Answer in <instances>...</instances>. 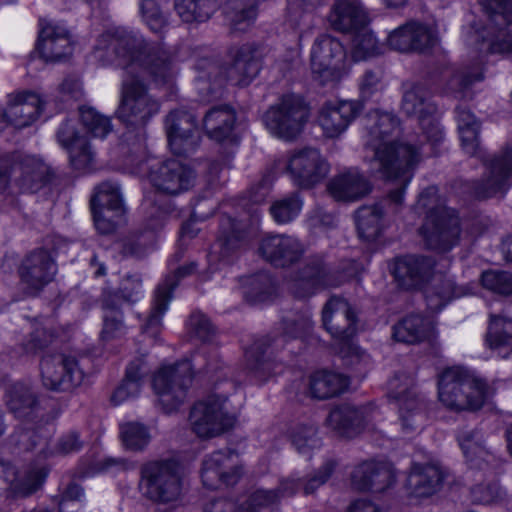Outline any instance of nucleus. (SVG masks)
<instances>
[{
    "label": "nucleus",
    "mask_w": 512,
    "mask_h": 512,
    "mask_svg": "<svg viewBox=\"0 0 512 512\" xmlns=\"http://www.w3.org/2000/svg\"><path fill=\"white\" fill-rule=\"evenodd\" d=\"M93 56L102 64H115L124 70L117 118L127 125L142 126L160 109L143 84L150 79L156 85L170 83L176 74L171 55L162 48H149L140 35L126 28H111L101 34Z\"/></svg>",
    "instance_id": "nucleus-1"
},
{
    "label": "nucleus",
    "mask_w": 512,
    "mask_h": 512,
    "mask_svg": "<svg viewBox=\"0 0 512 512\" xmlns=\"http://www.w3.org/2000/svg\"><path fill=\"white\" fill-rule=\"evenodd\" d=\"M362 125L364 144L374 153L371 168L382 178L399 184L390 192L389 200L401 204L414 170L422 160L420 147L398 140L399 121L391 113L371 111L362 119Z\"/></svg>",
    "instance_id": "nucleus-2"
},
{
    "label": "nucleus",
    "mask_w": 512,
    "mask_h": 512,
    "mask_svg": "<svg viewBox=\"0 0 512 512\" xmlns=\"http://www.w3.org/2000/svg\"><path fill=\"white\" fill-rule=\"evenodd\" d=\"M435 262L424 256H405L395 261L393 275L400 286L406 289L425 288V297L429 309L440 311L448 302L468 294L462 287H457L447 276L434 273Z\"/></svg>",
    "instance_id": "nucleus-3"
},
{
    "label": "nucleus",
    "mask_w": 512,
    "mask_h": 512,
    "mask_svg": "<svg viewBox=\"0 0 512 512\" xmlns=\"http://www.w3.org/2000/svg\"><path fill=\"white\" fill-rule=\"evenodd\" d=\"M417 208L427 210L420 233L430 249L445 252L458 243L459 218L454 210L448 209L440 202L435 187H429L421 193Z\"/></svg>",
    "instance_id": "nucleus-4"
},
{
    "label": "nucleus",
    "mask_w": 512,
    "mask_h": 512,
    "mask_svg": "<svg viewBox=\"0 0 512 512\" xmlns=\"http://www.w3.org/2000/svg\"><path fill=\"white\" fill-rule=\"evenodd\" d=\"M322 320L325 329L337 341L336 349L346 366L360 371L362 366L366 367L370 363L369 355L352 341L356 319L345 300L331 298L323 308Z\"/></svg>",
    "instance_id": "nucleus-5"
},
{
    "label": "nucleus",
    "mask_w": 512,
    "mask_h": 512,
    "mask_svg": "<svg viewBox=\"0 0 512 512\" xmlns=\"http://www.w3.org/2000/svg\"><path fill=\"white\" fill-rule=\"evenodd\" d=\"M491 395L483 379L462 367L447 368L439 375L438 397L450 409H479Z\"/></svg>",
    "instance_id": "nucleus-6"
},
{
    "label": "nucleus",
    "mask_w": 512,
    "mask_h": 512,
    "mask_svg": "<svg viewBox=\"0 0 512 512\" xmlns=\"http://www.w3.org/2000/svg\"><path fill=\"white\" fill-rule=\"evenodd\" d=\"M235 413L228 399L210 395L191 409L189 421L192 431L200 438L209 439L224 433L235 423Z\"/></svg>",
    "instance_id": "nucleus-7"
},
{
    "label": "nucleus",
    "mask_w": 512,
    "mask_h": 512,
    "mask_svg": "<svg viewBox=\"0 0 512 512\" xmlns=\"http://www.w3.org/2000/svg\"><path fill=\"white\" fill-rule=\"evenodd\" d=\"M192 377V365L188 360L164 365L155 373L152 386L165 413H172L183 404Z\"/></svg>",
    "instance_id": "nucleus-8"
},
{
    "label": "nucleus",
    "mask_w": 512,
    "mask_h": 512,
    "mask_svg": "<svg viewBox=\"0 0 512 512\" xmlns=\"http://www.w3.org/2000/svg\"><path fill=\"white\" fill-rule=\"evenodd\" d=\"M309 119V109L297 96H283L264 114L263 121L275 137L292 140L303 130Z\"/></svg>",
    "instance_id": "nucleus-9"
},
{
    "label": "nucleus",
    "mask_w": 512,
    "mask_h": 512,
    "mask_svg": "<svg viewBox=\"0 0 512 512\" xmlns=\"http://www.w3.org/2000/svg\"><path fill=\"white\" fill-rule=\"evenodd\" d=\"M140 490L146 498L156 502H171L182 491L179 466L174 461H157L143 466Z\"/></svg>",
    "instance_id": "nucleus-10"
},
{
    "label": "nucleus",
    "mask_w": 512,
    "mask_h": 512,
    "mask_svg": "<svg viewBox=\"0 0 512 512\" xmlns=\"http://www.w3.org/2000/svg\"><path fill=\"white\" fill-rule=\"evenodd\" d=\"M310 64L312 73L322 84L338 83L347 73L346 51L338 39L321 35L312 45Z\"/></svg>",
    "instance_id": "nucleus-11"
},
{
    "label": "nucleus",
    "mask_w": 512,
    "mask_h": 512,
    "mask_svg": "<svg viewBox=\"0 0 512 512\" xmlns=\"http://www.w3.org/2000/svg\"><path fill=\"white\" fill-rule=\"evenodd\" d=\"M48 167L39 158L24 156L11 165L0 159V193L36 192L46 182Z\"/></svg>",
    "instance_id": "nucleus-12"
},
{
    "label": "nucleus",
    "mask_w": 512,
    "mask_h": 512,
    "mask_svg": "<svg viewBox=\"0 0 512 512\" xmlns=\"http://www.w3.org/2000/svg\"><path fill=\"white\" fill-rule=\"evenodd\" d=\"M330 172V165L321 152L313 147L292 151L286 159L285 173L300 188H312Z\"/></svg>",
    "instance_id": "nucleus-13"
},
{
    "label": "nucleus",
    "mask_w": 512,
    "mask_h": 512,
    "mask_svg": "<svg viewBox=\"0 0 512 512\" xmlns=\"http://www.w3.org/2000/svg\"><path fill=\"white\" fill-rule=\"evenodd\" d=\"M413 379L397 374L388 382V394L398 407V420L404 434L417 431L424 422L422 403L412 391Z\"/></svg>",
    "instance_id": "nucleus-14"
},
{
    "label": "nucleus",
    "mask_w": 512,
    "mask_h": 512,
    "mask_svg": "<svg viewBox=\"0 0 512 512\" xmlns=\"http://www.w3.org/2000/svg\"><path fill=\"white\" fill-rule=\"evenodd\" d=\"M380 418V412L372 404L359 407L344 404L330 411L326 425L339 435L353 437L365 431H373Z\"/></svg>",
    "instance_id": "nucleus-15"
},
{
    "label": "nucleus",
    "mask_w": 512,
    "mask_h": 512,
    "mask_svg": "<svg viewBox=\"0 0 512 512\" xmlns=\"http://www.w3.org/2000/svg\"><path fill=\"white\" fill-rule=\"evenodd\" d=\"M91 210L96 229L102 234L113 232L124 213L118 185L111 182L100 184L92 196Z\"/></svg>",
    "instance_id": "nucleus-16"
},
{
    "label": "nucleus",
    "mask_w": 512,
    "mask_h": 512,
    "mask_svg": "<svg viewBox=\"0 0 512 512\" xmlns=\"http://www.w3.org/2000/svg\"><path fill=\"white\" fill-rule=\"evenodd\" d=\"M168 146L172 153L186 156L193 153L200 143L195 116L183 109L171 111L165 120Z\"/></svg>",
    "instance_id": "nucleus-17"
},
{
    "label": "nucleus",
    "mask_w": 512,
    "mask_h": 512,
    "mask_svg": "<svg viewBox=\"0 0 512 512\" xmlns=\"http://www.w3.org/2000/svg\"><path fill=\"white\" fill-rule=\"evenodd\" d=\"M40 372L43 385L55 391L78 386L84 378L76 359L62 354L44 356L40 363Z\"/></svg>",
    "instance_id": "nucleus-18"
},
{
    "label": "nucleus",
    "mask_w": 512,
    "mask_h": 512,
    "mask_svg": "<svg viewBox=\"0 0 512 512\" xmlns=\"http://www.w3.org/2000/svg\"><path fill=\"white\" fill-rule=\"evenodd\" d=\"M243 470L239 455L233 451H217L203 461L201 479L204 486L217 489L238 482Z\"/></svg>",
    "instance_id": "nucleus-19"
},
{
    "label": "nucleus",
    "mask_w": 512,
    "mask_h": 512,
    "mask_svg": "<svg viewBox=\"0 0 512 512\" xmlns=\"http://www.w3.org/2000/svg\"><path fill=\"white\" fill-rule=\"evenodd\" d=\"M402 111L408 116L416 117L427 139L437 143L443 138V131L433 117L435 106L429 101L428 93L418 85H409L405 88Z\"/></svg>",
    "instance_id": "nucleus-20"
},
{
    "label": "nucleus",
    "mask_w": 512,
    "mask_h": 512,
    "mask_svg": "<svg viewBox=\"0 0 512 512\" xmlns=\"http://www.w3.org/2000/svg\"><path fill=\"white\" fill-rule=\"evenodd\" d=\"M194 172L176 159L167 160L153 167L149 174L151 184L159 191L177 195L192 187Z\"/></svg>",
    "instance_id": "nucleus-21"
},
{
    "label": "nucleus",
    "mask_w": 512,
    "mask_h": 512,
    "mask_svg": "<svg viewBox=\"0 0 512 512\" xmlns=\"http://www.w3.org/2000/svg\"><path fill=\"white\" fill-rule=\"evenodd\" d=\"M46 476L41 465H31L19 471L10 463L0 460V491H8L14 496H28L42 485Z\"/></svg>",
    "instance_id": "nucleus-22"
},
{
    "label": "nucleus",
    "mask_w": 512,
    "mask_h": 512,
    "mask_svg": "<svg viewBox=\"0 0 512 512\" xmlns=\"http://www.w3.org/2000/svg\"><path fill=\"white\" fill-rule=\"evenodd\" d=\"M45 102L42 98L32 92H18L8 96L7 108L0 114V131L7 123L16 128H23L31 125L40 116Z\"/></svg>",
    "instance_id": "nucleus-23"
},
{
    "label": "nucleus",
    "mask_w": 512,
    "mask_h": 512,
    "mask_svg": "<svg viewBox=\"0 0 512 512\" xmlns=\"http://www.w3.org/2000/svg\"><path fill=\"white\" fill-rule=\"evenodd\" d=\"M360 112L355 101H328L318 113L317 122L327 138H336L346 131Z\"/></svg>",
    "instance_id": "nucleus-24"
},
{
    "label": "nucleus",
    "mask_w": 512,
    "mask_h": 512,
    "mask_svg": "<svg viewBox=\"0 0 512 512\" xmlns=\"http://www.w3.org/2000/svg\"><path fill=\"white\" fill-rule=\"evenodd\" d=\"M487 170L475 188L476 196L489 198L505 193L512 184V149L507 147L495 156Z\"/></svg>",
    "instance_id": "nucleus-25"
},
{
    "label": "nucleus",
    "mask_w": 512,
    "mask_h": 512,
    "mask_svg": "<svg viewBox=\"0 0 512 512\" xmlns=\"http://www.w3.org/2000/svg\"><path fill=\"white\" fill-rule=\"evenodd\" d=\"M37 50L46 62H57L68 57L73 50L69 31L60 23L42 24Z\"/></svg>",
    "instance_id": "nucleus-26"
},
{
    "label": "nucleus",
    "mask_w": 512,
    "mask_h": 512,
    "mask_svg": "<svg viewBox=\"0 0 512 512\" xmlns=\"http://www.w3.org/2000/svg\"><path fill=\"white\" fill-rule=\"evenodd\" d=\"M21 280L32 291H39L52 281L56 273V264L44 249L31 252L23 260L19 270Z\"/></svg>",
    "instance_id": "nucleus-27"
},
{
    "label": "nucleus",
    "mask_w": 512,
    "mask_h": 512,
    "mask_svg": "<svg viewBox=\"0 0 512 512\" xmlns=\"http://www.w3.org/2000/svg\"><path fill=\"white\" fill-rule=\"evenodd\" d=\"M304 248L300 241L287 235H268L259 246V253L271 264L285 267L298 261Z\"/></svg>",
    "instance_id": "nucleus-28"
},
{
    "label": "nucleus",
    "mask_w": 512,
    "mask_h": 512,
    "mask_svg": "<svg viewBox=\"0 0 512 512\" xmlns=\"http://www.w3.org/2000/svg\"><path fill=\"white\" fill-rule=\"evenodd\" d=\"M394 481V474L387 463L367 461L354 468L351 474L352 486L359 491L380 492Z\"/></svg>",
    "instance_id": "nucleus-29"
},
{
    "label": "nucleus",
    "mask_w": 512,
    "mask_h": 512,
    "mask_svg": "<svg viewBox=\"0 0 512 512\" xmlns=\"http://www.w3.org/2000/svg\"><path fill=\"white\" fill-rule=\"evenodd\" d=\"M194 268L195 264L193 263L188 266L180 267L174 276L166 278L165 281L157 287L151 312L143 327L145 333L152 337H156L158 335L161 328L162 316L168 310L171 293L177 285L174 278L184 277L191 273Z\"/></svg>",
    "instance_id": "nucleus-30"
},
{
    "label": "nucleus",
    "mask_w": 512,
    "mask_h": 512,
    "mask_svg": "<svg viewBox=\"0 0 512 512\" xmlns=\"http://www.w3.org/2000/svg\"><path fill=\"white\" fill-rule=\"evenodd\" d=\"M339 285L321 265L306 266L288 281V289L297 298H306L316 292Z\"/></svg>",
    "instance_id": "nucleus-31"
},
{
    "label": "nucleus",
    "mask_w": 512,
    "mask_h": 512,
    "mask_svg": "<svg viewBox=\"0 0 512 512\" xmlns=\"http://www.w3.org/2000/svg\"><path fill=\"white\" fill-rule=\"evenodd\" d=\"M302 482L299 477L292 475L280 482L279 488L274 490L257 489L242 507L241 512H275L274 505L281 498L293 496Z\"/></svg>",
    "instance_id": "nucleus-32"
},
{
    "label": "nucleus",
    "mask_w": 512,
    "mask_h": 512,
    "mask_svg": "<svg viewBox=\"0 0 512 512\" xmlns=\"http://www.w3.org/2000/svg\"><path fill=\"white\" fill-rule=\"evenodd\" d=\"M370 190L368 180L356 169H349L334 176L328 184L329 193L338 201H357Z\"/></svg>",
    "instance_id": "nucleus-33"
},
{
    "label": "nucleus",
    "mask_w": 512,
    "mask_h": 512,
    "mask_svg": "<svg viewBox=\"0 0 512 512\" xmlns=\"http://www.w3.org/2000/svg\"><path fill=\"white\" fill-rule=\"evenodd\" d=\"M368 21L366 11L356 0L337 1L329 14L331 26L342 32L353 33L363 28V26L368 25Z\"/></svg>",
    "instance_id": "nucleus-34"
},
{
    "label": "nucleus",
    "mask_w": 512,
    "mask_h": 512,
    "mask_svg": "<svg viewBox=\"0 0 512 512\" xmlns=\"http://www.w3.org/2000/svg\"><path fill=\"white\" fill-rule=\"evenodd\" d=\"M232 63L227 69V78L236 85H248L259 72V63L253 56V49L245 44L230 50Z\"/></svg>",
    "instance_id": "nucleus-35"
},
{
    "label": "nucleus",
    "mask_w": 512,
    "mask_h": 512,
    "mask_svg": "<svg viewBox=\"0 0 512 512\" xmlns=\"http://www.w3.org/2000/svg\"><path fill=\"white\" fill-rule=\"evenodd\" d=\"M443 475L435 465L416 464L407 479L410 494L417 498L429 497L440 487Z\"/></svg>",
    "instance_id": "nucleus-36"
},
{
    "label": "nucleus",
    "mask_w": 512,
    "mask_h": 512,
    "mask_svg": "<svg viewBox=\"0 0 512 512\" xmlns=\"http://www.w3.org/2000/svg\"><path fill=\"white\" fill-rule=\"evenodd\" d=\"M349 383V379L340 373L320 370L310 376L309 391L312 397L325 400L345 392Z\"/></svg>",
    "instance_id": "nucleus-37"
},
{
    "label": "nucleus",
    "mask_w": 512,
    "mask_h": 512,
    "mask_svg": "<svg viewBox=\"0 0 512 512\" xmlns=\"http://www.w3.org/2000/svg\"><path fill=\"white\" fill-rule=\"evenodd\" d=\"M486 342L500 356L506 358L512 355V319L491 313Z\"/></svg>",
    "instance_id": "nucleus-38"
},
{
    "label": "nucleus",
    "mask_w": 512,
    "mask_h": 512,
    "mask_svg": "<svg viewBox=\"0 0 512 512\" xmlns=\"http://www.w3.org/2000/svg\"><path fill=\"white\" fill-rule=\"evenodd\" d=\"M235 120V112L230 107L217 106L205 113L203 128L211 139L220 142L230 136Z\"/></svg>",
    "instance_id": "nucleus-39"
},
{
    "label": "nucleus",
    "mask_w": 512,
    "mask_h": 512,
    "mask_svg": "<svg viewBox=\"0 0 512 512\" xmlns=\"http://www.w3.org/2000/svg\"><path fill=\"white\" fill-rule=\"evenodd\" d=\"M433 333L430 320L420 315H410L393 327V337L396 341L415 344L428 339Z\"/></svg>",
    "instance_id": "nucleus-40"
},
{
    "label": "nucleus",
    "mask_w": 512,
    "mask_h": 512,
    "mask_svg": "<svg viewBox=\"0 0 512 512\" xmlns=\"http://www.w3.org/2000/svg\"><path fill=\"white\" fill-rule=\"evenodd\" d=\"M144 363L142 360H136L129 364L126 369L125 378L114 391L111 400L115 405L133 399L140 394L142 387V377Z\"/></svg>",
    "instance_id": "nucleus-41"
},
{
    "label": "nucleus",
    "mask_w": 512,
    "mask_h": 512,
    "mask_svg": "<svg viewBox=\"0 0 512 512\" xmlns=\"http://www.w3.org/2000/svg\"><path fill=\"white\" fill-rule=\"evenodd\" d=\"M257 15L256 0H230L226 17L234 31H245L255 20Z\"/></svg>",
    "instance_id": "nucleus-42"
},
{
    "label": "nucleus",
    "mask_w": 512,
    "mask_h": 512,
    "mask_svg": "<svg viewBox=\"0 0 512 512\" xmlns=\"http://www.w3.org/2000/svg\"><path fill=\"white\" fill-rule=\"evenodd\" d=\"M383 212L377 205L361 207L356 213V225L361 238L375 240L383 229Z\"/></svg>",
    "instance_id": "nucleus-43"
},
{
    "label": "nucleus",
    "mask_w": 512,
    "mask_h": 512,
    "mask_svg": "<svg viewBox=\"0 0 512 512\" xmlns=\"http://www.w3.org/2000/svg\"><path fill=\"white\" fill-rule=\"evenodd\" d=\"M175 10L184 22H204L216 10V3L214 0H175Z\"/></svg>",
    "instance_id": "nucleus-44"
},
{
    "label": "nucleus",
    "mask_w": 512,
    "mask_h": 512,
    "mask_svg": "<svg viewBox=\"0 0 512 512\" xmlns=\"http://www.w3.org/2000/svg\"><path fill=\"white\" fill-rule=\"evenodd\" d=\"M381 52L382 46L368 28V25L353 32L351 55L355 61L366 60L379 55Z\"/></svg>",
    "instance_id": "nucleus-45"
},
{
    "label": "nucleus",
    "mask_w": 512,
    "mask_h": 512,
    "mask_svg": "<svg viewBox=\"0 0 512 512\" xmlns=\"http://www.w3.org/2000/svg\"><path fill=\"white\" fill-rule=\"evenodd\" d=\"M460 448L472 466H479L478 460H485L488 452L484 446L483 434L478 430H465L458 436Z\"/></svg>",
    "instance_id": "nucleus-46"
},
{
    "label": "nucleus",
    "mask_w": 512,
    "mask_h": 512,
    "mask_svg": "<svg viewBox=\"0 0 512 512\" xmlns=\"http://www.w3.org/2000/svg\"><path fill=\"white\" fill-rule=\"evenodd\" d=\"M458 128L463 150L469 155H476L479 150V124L469 111L458 112Z\"/></svg>",
    "instance_id": "nucleus-47"
},
{
    "label": "nucleus",
    "mask_w": 512,
    "mask_h": 512,
    "mask_svg": "<svg viewBox=\"0 0 512 512\" xmlns=\"http://www.w3.org/2000/svg\"><path fill=\"white\" fill-rule=\"evenodd\" d=\"M35 402V396L26 384L16 382L7 387L6 403L13 413L19 416L24 415Z\"/></svg>",
    "instance_id": "nucleus-48"
},
{
    "label": "nucleus",
    "mask_w": 512,
    "mask_h": 512,
    "mask_svg": "<svg viewBox=\"0 0 512 512\" xmlns=\"http://www.w3.org/2000/svg\"><path fill=\"white\" fill-rule=\"evenodd\" d=\"M80 119L83 127L94 138L104 139L112 132L110 118L102 115L92 107H81Z\"/></svg>",
    "instance_id": "nucleus-49"
},
{
    "label": "nucleus",
    "mask_w": 512,
    "mask_h": 512,
    "mask_svg": "<svg viewBox=\"0 0 512 512\" xmlns=\"http://www.w3.org/2000/svg\"><path fill=\"white\" fill-rule=\"evenodd\" d=\"M287 22L298 31L300 38L310 32L314 26L313 15L302 0H289Z\"/></svg>",
    "instance_id": "nucleus-50"
},
{
    "label": "nucleus",
    "mask_w": 512,
    "mask_h": 512,
    "mask_svg": "<svg viewBox=\"0 0 512 512\" xmlns=\"http://www.w3.org/2000/svg\"><path fill=\"white\" fill-rule=\"evenodd\" d=\"M241 238L242 230L239 227V223L229 217L223 219L219 236V245L221 248L220 254L222 256L220 264L222 266L228 265L230 263L226 254L230 249L236 247V244Z\"/></svg>",
    "instance_id": "nucleus-51"
},
{
    "label": "nucleus",
    "mask_w": 512,
    "mask_h": 512,
    "mask_svg": "<svg viewBox=\"0 0 512 512\" xmlns=\"http://www.w3.org/2000/svg\"><path fill=\"white\" fill-rule=\"evenodd\" d=\"M121 436L124 445L131 450L143 449L151 438L148 428L139 422L122 424Z\"/></svg>",
    "instance_id": "nucleus-52"
},
{
    "label": "nucleus",
    "mask_w": 512,
    "mask_h": 512,
    "mask_svg": "<svg viewBox=\"0 0 512 512\" xmlns=\"http://www.w3.org/2000/svg\"><path fill=\"white\" fill-rule=\"evenodd\" d=\"M302 205V200L295 194L275 202L271 206L270 212L277 223L285 224L299 215Z\"/></svg>",
    "instance_id": "nucleus-53"
},
{
    "label": "nucleus",
    "mask_w": 512,
    "mask_h": 512,
    "mask_svg": "<svg viewBox=\"0 0 512 512\" xmlns=\"http://www.w3.org/2000/svg\"><path fill=\"white\" fill-rule=\"evenodd\" d=\"M292 444L302 455H309L321 445L314 426H299L292 433Z\"/></svg>",
    "instance_id": "nucleus-54"
},
{
    "label": "nucleus",
    "mask_w": 512,
    "mask_h": 512,
    "mask_svg": "<svg viewBox=\"0 0 512 512\" xmlns=\"http://www.w3.org/2000/svg\"><path fill=\"white\" fill-rule=\"evenodd\" d=\"M126 333V327L122 321V313L108 302L105 303L104 324L101 337L105 341L122 337Z\"/></svg>",
    "instance_id": "nucleus-55"
},
{
    "label": "nucleus",
    "mask_w": 512,
    "mask_h": 512,
    "mask_svg": "<svg viewBox=\"0 0 512 512\" xmlns=\"http://www.w3.org/2000/svg\"><path fill=\"white\" fill-rule=\"evenodd\" d=\"M482 286L501 295L512 294V274L499 270H488L481 275Z\"/></svg>",
    "instance_id": "nucleus-56"
},
{
    "label": "nucleus",
    "mask_w": 512,
    "mask_h": 512,
    "mask_svg": "<svg viewBox=\"0 0 512 512\" xmlns=\"http://www.w3.org/2000/svg\"><path fill=\"white\" fill-rule=\"evenodd\" d=\"M68 152L70 162L76 170L85 171L93 163L94 153L85 138H77Z\"/></svg>",
    "instance_id": "nucleus-57"
},
{
    "label": "nucleus",
    "mask_w": 512,
    "mask_h": 512,
    "mask_svg": "<svg viewBox=\"0 0 512 512\" xmlns=\"http://www.w3.org/2000/svg\"><path fill=\"white\" fill-rule=\"evenodd\" d=\"M264 342L257 341L249 349L245 351V357L250 370L254 371L260 379H264L266 375H270L272 363L263 359L262 348Z\"/></svg>",
    "instance_id": "nucleus-58"
},
{
    "label": "nucleus",
    "mask_w": 512,
    "mask_h": 512,
    "mask_svg": "<svg viewBox=\"0 0 512 512\" xmlns=\"http://www.w3.org/2000/svg\"><path fill=\"white\" fill-rule=\"evenodd\" d=\"M479 3L497 25L501 24L499 18L505 24L512 23V0H479Z\"/></svg>",
    "instance_id": "nucleus-59"
},
{
    "label": "nucleus",
    "mask_w": 512,
    "mask_h": 512,
    "mask_svg": "<svg viewBox=\"0 0 512 512\" xmlns=\"http://www.w3.org/2000/svg\"><path fill=\"white\" fill-rule=\"evenodd\" d=\"M140 11L147 26L154 32H159L165 26L166 20L154 0H141Z\"/></svg>",
    "instance_id": "nucleus-60"
},
{
    "label": "nucleus",
    "mask_w": 512,
    "mask_h": 512,
    "mask_svg": "<svg viewBox=\"0 0 512 512\" xmlns=\"http://www.w3.org/2000/svg\"><path fill=\"white\" fill-rule=\"evenodd\" d=\"M411 33L413 36V48L412 50H424L434 46L437 42V34L435 30L428 27L427 25L420 24L417 22H411Z\"/></svg>",
    "instance_id": "nucleus-61"
},
{
    "label": "nucleus",
    "mask_w": 512,
    "mask_h": 512,
    "mask_svg": "<svg viewBox=\"0 0 512 512\" xmlns=\"http://www.w3.org/2000/svg\"><path fill=\"white\" fill-rule=\"evenodd\" d=\"M385 87L382 79V74L379 70H367L359 80V90L361 96L368 99L378 92H381Z\"/></svg>",
    "instance_id": "nucleus-62"
},
{
    "label": "nucleus",
    "mask_w": 512,
    "mask_h": 512,
    "mask_svg": "<svg viewBox=\"0 0 512 512\" xmlns=\"http://www.w3.org/2000/svg\"><path fill=\"white\" fill-rule=\"evenodd\" d=\"M411 22L395 29L388 36V44L394 50L408 52L413 48V36Z\"/></svg>",
    "instance_id": "nucleus-63"
},
{
    "label": "nucleus",
    "mask_w": 512,
    "mask_h": 512,
    "mask_svg": "<svg viewBox=\"0 0 512 512\" xmlns=\"http://www.w3.org/2000/svg\"><path fill=\"white\" fill-rule=\"evenodd\" d=\"M83 490L80 486L70 485L59 503L60 512H79L82 508Z\"/></svg>",
    "instance_id": "nucleus-64"
}]
</instances>
